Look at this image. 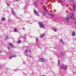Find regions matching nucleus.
<instances>
[{
    "mask_svg": "<svg viewBox=\"0 0 76 76\" xmlns=\"http://www.w3.org/2000/svg\"><path fill=\"white\" fill-rule=\"evenodd\" d=\"M73 16H74L73 14V13L71 14V15L70 17V18L71 19H73V18H74L73 17Z\"/></svg>",
    "mask_w": 76,
    "mask_h": 76,
    "instance_id": "nucleus-8",
    "label": "nucleus"
},
{
    "mask_svg": "<svg viewBox=\"0 0 76 76\" xmlns=\"http://www.w3.org/2000/svg\"><path fill=\"white\" fill-rule=\"evenodd\" d=\"M72 0H69V1H72Z\"/></svg>",
    "mask_w": 76,
    "mask_h": 76,
    "instance_id": "nucleus-38",
    "label": "nucleus"
},
{
    "mask_svg": "<svg viewBox=\"0 0 76 76\" xmlns=\"http://www.w3.org/2000/svg\"><path fill=\"white\" fill-rule=\"evenodd\" d=\"M6 38L7 39H9V37H8L7 36V37H6Z\"/></svg>",
    "mask_w": 76,
    "mask_h": 76,
    "instance_id": "nucleus-32",
    "label": "nucleus"
},
{
    "mask_svg": "<svg viewBox=\"0 0 76 76\" xmlns=\"http://www.w3.org/2000/svg\"><path fill=\"white\" fill-rule=\"evenodd\" d=\"M67 66H66L65 67H64L65 69L66 70L67 69Z\"/></svg>",
    "mask_w": 76,
    "mask_h": 76,
    "instance_id": "nucleus-27",
    "label": "nucleus"
},
{
    "mask_svg": "<svg viewBox=\"0 0 76 76\" xmlns=\"http://www.w3.org/2000/svg\"><path fill=\"white\" fill-rule=\"evenodd\" d=\"M42 76H45V75H43Z\"/></svg>",
    "mask_w": 76,
    "mask_h": 76,
    "instance_id": "nucleus-39",
    "label": "nucleus"
},
{
    "mask_svg": "<svg viewBox=\"0 0 76 76\" xmlns=\"http://www.w3.org/2000/svg\"><path fill=\"white\" fill-rule=\"evenodd\" d=\"M43 16H47V14H46L45 12L43 13Z\"/></svg>",
    "mask_w": 76,
    "mask_h": 76,
    "instance_id": "nucleus-18",
    "label": "nucleus"
},
{
    "mask_svg": "<svg viewBox=\"0 0 76 76\" xmlns=\"http://www.w3.org/2000/svg\"><path fill=\"white\" fill-rule=\"evenodd\" d=\"M64 0V1H66V0Z\"/></svg>",
    "mask_w": 76,
    "mask_h": 76,
    "instance_id": "nucleus-42",
    "label": "nucleus"
},
{
    "mask_svg": "<svg viewBox=\"0 0 76 76\" xmlns=\"http://www.w3.org/2000/svg\"><path fill=\"white\" fill-rule=\"evenodd\" d=\"M44 10H45V11H46V12H48V10H46V9L45 8H44Z\"/></svg>",
    "mask_w": 76,
    "mask_h": 76,
    "instance_id": "nucleus-21",
    "label": "nucleus"
},
{
    "mask_svg": "<svg viewBox=\"0 0 76 76\" xmlns=\"http://www.w3.org/2000/svg\"><path fill=\"white\" fill-rule=\"evenodd\" d=\"M0 53H1V51H0Z\"/></svg>",
    "mask_w": 76,
    "mask_h": 76,
    "instance_id": "nucleus-40",
    "label": "nucleus"
},
{
    "mask_svg": "<svg viewBox=\"0 0 76 76\" xmlns=\"http://www.w3.org/2000/svg\"><path fill=\"white\" fill-rule=\"evenodd\" d=\"M49 15L50 16V17H54V15L52 14H49Z\"/></svg>",
    "mask_w": 76,
    "mask_h": 76,
    "instance_id": "nucleus-11",
    "label": "nucleus"
},
{
    "mask_svg": "<svg viewBox=\"0 0 76 76\" xmlns=\"http://www.w3.org/2000/svg\"><path fill=\"white\" fill-rule=\"evenodd\" d=\"M75 8H73L72 10L73 11H75Z\"/></svg>",
    "mask_w": 76,
    "mask_h": 76,
    "instance_id": "nucleus-24",
    "label": "nucleus"
},
{
    "mask_svg": "<svg viewBox=\"0 0 76 76\" xmlns=\"http://www.w3.org/2000/svg\"><path fill=\"white\" fill-rule=\"evenodd\" d=\"M16 1H20V0H15Z\"/></svg>",
    "mask_w": 76,
    "mask_h": 76,
    "instance_id": "nucleus-30",
    "label": "nucleus"
},
{
    "mask_svg": "<svg viewBox=\"0 0 76 76\" xmlns=\"http://www.w3.org/2000/svg\"><path fill=\"white\" fill-rule=\"evenodd\" d=\"M14 31L15 32H17V30L16 29H14Z\"/></svg>",
    "mask_w": 76,
    "mask_h": 76,
    "instance_id": "nucleus-22",
    "label": "nucleus"
},
{
    "mask_svg": "<svg viewBox=\"0 0 76 76\" xmlns=\"http://www.w3.org/2000/svg\"><path fill=\"white\" fill-rule=\"evenodd\" d=\"M34 12L35 14L36 15H37V16H39V14L38 13V12H37V11L35 10V9H34Z\"/></svg>",
    "mask_w": 76,
    "mask_h": 76,
    "instance_id": "nucleus-6",
    "label": "nucleus"
},
{
    "mask_svg": "<svg viewBox=\"0 0 76 76\" xmlns=\"http://www.w3.org/2000/svg\"><path fill=\"white\" fill-rule=\"evenodd\" d=\"M21 42V40H19L17 42V44H20Z\"/></svg>",
    "mask_w": 76,
    "mask_h": 76,
    "instance_id": "nucleus-17",
    "label": "nucleus"
},
{
    "mask_svg": "<svg viewBox=\"0 0 76 76\" xmlns=\"http://www.w3.org/2000/svg\"><path fill=\"white\" fill-rule=\"evenodd\" d=\"M75 4H73V8H75Z\"/></svg>",
    "mask_w": 76,
    "mask_h": 76,
    "instance_id": "nucleus-25",
    "label": "nucleus"
},
{
    "mask_svg": "<svg viewBox=\"0 0 76 76\" xmlns=\"http://www.w3.org/2000/svg\"><path fill=\"white\" fill-rule=\"evenodd\" d=\"M64 55V53L63 52H61V56H63Z\"/></svg>",
    "mask_w": 76,
    "mask_h": 76,
    "instance_id": "nucleus-13",
    "label": "nucleus"
},
{
    "mask_svg": "<svg viewBox=\"0 0 76 76\" xmlns=\"http://www.w3.org/2000/svg\"><path fill=\"white\" fill-rule=\"evenodd\" d=\"M29 56H28V57H27V59H28V58H29Z\"/></svg>",
    "mask_w": 76,
    "mask_h": 76,
    "instance_id": "nucleus-36",
    "label": "nucleus"
},
{
    "mask_svg": "<svg viewBox=\"0 0 76 76\" xmlns=\"http://www.w3.org/2000/svg\"><path fill=\"white\" fill-rule=\"evenodd\" d=\"M25 52L26 53H27L28 52V49H26V50L25 51Z\"/></svg>",
    "mask_w": 76,
    "mask_h": 76,
    "instance_id": "nucleus-23",
    "label": "nucleus"
},
{
    "mask_svg": "<svg viewBox=\"0 0 76 76\" xmlns=\"http://www.w3.org/2000/svg\"><path fill=\"white\" fill-rule=\"evenodd\" d=\"M60 67L61 69H63V70H64L65 69L64 65L62 64L61 65Z\"/></svg>",
    "mask_w": 76,
    "mask_h": 76,
    "instance_id": "nucleus-4",
    "label": "nucleus"
},
{
    "mask_svg": "<svg viewBox=\"0 0 76 76\" xmlns=\"http://www.w3.org/2000/svg\"><path fill=\"white\" fill-rule=\"evenodd\" d=\"M60 41L62 42H63V40H62V39H61L60 40Z\"/></svg>",
    "mask_w": 76,
    "mask_h": 76,
    "instance_id": "nucleus-33",
    "label": "nucleus"
},
{
    "mask_svg": "<svg viewBox=\"0 0 76 76\" xmlns=\"http://www.w3.org/2000/svg\"><path fill=\"white\" fill-rule=\"evenodd\" d=\"M9 45H10V46L12 47H14L13 45V44H12V43H11L10 42H9Z\"/></svg>",
    "mask_w": 76,
    "mask_h": 76,
    "instance_id": "nucleus-9",
    "label": "nucleus"
},
{
    "mask_svg": "<svg viewBox=\"0 0 76 76\" xmlns=\"http://www.w3.org/2000/svg\"><path fill=\"white\" fill-rule=\"evenodd\" d=\"M17 19H19V18L18 17V18H17Z\"/></svg>",
    "mask_w": 76,
    "mask_h": 76,
    "instance_id": "nucleus-37",
    "label": "nucleus"
},
{
    "mask_svg": "<svg viewBox=\"0 0 76 76\" xmlns=\"http://www.w3.org/2000/svg\"><path fill=\"white\" fill-rule=\"evenodd\" d=\"M45 61V60L43 58H40V61L41 62H44Z\"/></svg>",
    "mask_w": 76,
    "mask_h": 76,
    "instance_id": "nucleus-7",
    "label": "nucleus"
},
{
    "mask_svg": "<svg viewBox=\"0 0 76 76\" xmlns=\"http://www.w3.org/2000/svg\"><path fill=\"white\" fill-rule=\"evenodd\" d=\"M34 4H35V5H37V3L34 2Z\"/></svg>",
    "mask_w": 76,
    "mask_h": 76,
    "instance_id": "nucleus-34",
    "label": "nucleus"
},
{
    "mask_svg": "<svg viewBox=\"0 0 76 76\" xmlns=\"http://www.w3.org/2000/svg\"><path fill=\"white\" fill-rule=\"evenodd\" d=\"M1 20L2 21H4V20H6V19H5V18L4 17L2 18Z\"/></svg>",
    "mask_w": 76,
    "mask_h": 76,
    "instance_id": "nucleus-12",
    "label": "nucleus"
},
{
    "mask_svg": "<svg viewBox=\"0 0 76 76\" xmlns=\"http://www.w3.org/2000/svg\"><path fill=\"white\" fill-rule=\"evenodd\" d=\"M58 66H60V60H58Z\"/></svg>",
    "mask_w": 76,
    "mask_h": 76,
    "instance_id": "nucleus-19",
    "label": "nucleus"
},
{
    "mask_svg": "<svg viewBox=\"0 0 76 76\" xmlns=\"http://www.w3.org/2000/svg\"><path fill=\"white\" fill-rule=\"evenodd\" d=\"M30 53H31V52H30Z\"/></svg>",
    "mask_w": 76,
    "mask_h": 76,
    "instance_id": "nucleus-43",
    "label": "nucleus"
},
{
    "mask_svg": "<svg viewBox=\"0 0 76 76\" xmlns=\"http://www.w3.org/2000/svg\"><path fill=\"white\" fill-rule=\"evenodd\" d=\"M44 35H45V34H43L42 35L40 36V37H41V38H42V37H44Z\"/></svg>",
    "mask_w": 76,
    "mask_h": 76,
    "instance_id": "nucleus-20",
    "label": "nucleus"
},
{
    "mask_svg": "<svg viewBox=\"0 0 76 76\" xmlns=\"http://www.w3.org/2000/svg\"><path fill=\"white\" fill-rule=\"evenodd\" d=\"M17 57V55L16 54H15L12 56H10L9 57V59H12V58L13 57Z\"/></svg>",
    "mask_w": 76,
    "mask_h": 76,
    "instance_id": "nucleus-3",
    "label": "nucleus"
},
{
    "mask_svg": "<svg viewBox=\"0 0 76 76\" xmlns=\"http://www.w3.org/2000/svg\"><path fill=\"white\" fill-rule=\"evenodd\" d=\"M53 30L55 32H56V31H57V29H53Z\"/></svg>",
    "mask_w": 76,
    "mask_h": 76,
    "instance_id": "nucleus-26",
    "label": "nucleus"
},
{
    "mask_svg": "<svg viewBox=\"0 0 76 76\" xmlns=\"http://www.w3.org/2000/svg\"><path fill=\"white\" fill-rule=\"evenodd\" d=\"M38 24L40 26V27L41 28H43V29H45L44 25L42 24V22H39L38 23Z\"/></svg>",
    "mask_w": 76,
    "mask_h": 76,
    "instance_id": "nucleus-1",
    "label": "nucleus"
},
{
    "mask_svg": "<svg viewBox=\"0 0 76 76\" xmlns=\"http://www.w3.org/2000/svg\"><path fill=\"white\" fill-rule=\"evenodd\" d=\"M12 14L14 15L15 16V15L16 14H15V12H14V11H12Z\"/></svg>",
    "mask_w": 76,
    "mask_h": 76,
    "instance_id": "nucleus-15",
    "label": "nucleus"
},
{
    "mask_svg": "<svg viewBox=\"0 0 76 76\" xmlns=\"http://www.w3.org/2000/svg\"><path fill=\"white\" fill-rule=\"evenodd\" d=\"M38 38H36V42H38Z\"/></svg>",
    "mask_w": 76,
    "mask_h": 76,
    "instance_id": "nucleus-28",
    "label": "nucleus"
},
{
    "mask_svg": "<svg viewBox=\"0 0 76 76\" xmlns=\"http://www.w3.org/2000/svg\"><path fill=\"white\" fill-rule=\"evenodd\" d=\"M7 5L8 7H9V4L8 3H7Z\"/></svg>",
    "mask_w": 76,
    "mask_h": 76,
    "instance_id": "nucleus-29",
    "label": "nucleus"
},
{
    "mask_svg": "<svg viewBox=\"0 0 76 76\" xmlns=\"http://www.w3.org/2000/svg\"><path fill=\"white\" fill-rule=\"evenodd\" d=\"M22 38H23V39H24V40L25 39L26 41V39L25 38V37L22 36Z\"/></svg>",
    "mask_w": 76,
    "mask_h": 76,
    "instance_id": "nucleus-14",
    "label": "nucleus"
},
{
    "mask_svg": "<svg viewBox=\"0 0 76 76\" xmlns=\"http://www.w3.org/2000/svg\"><path fill=\"white\" fill-rule=\"evenodd\" d=\"M23 29H25V28H23Z\"/></svg>",
    "mask_w": 76,
    "mask_h": 76,
    "instance_id": "nucleus-41",
    "label": "nucleus"
},
{
    "mask_svg": "<svg viewBox=\"0 0 76 76\" xmlns=\"http://www.w3.org/2000/svg\"><path fill=\"white\" fill-rule=\"evenodd\" d=\"M12 54V52H10V53H9V54Z\"/></svg>",
    "mask_w": 76,
    "mask_h": 76,
    "instance_id": "nucleus-35",
    "label": "nucleus"
},
{
    "mask_svg": "<svg viewBox=\"0 0 76 76\" xmlns=\"http://www.w3.org/2000/svg\"><path fill=\"white\" fill-rule=\"evenodd\" d=\"M8 50H10L11 49V48L10 46H8L7 47Z\"/></svg>",
    "mask_w": 76,
    "mask_h": 76,
    "instance_id": "nucleus-16",
    "label": "nucleus"
},
{
    "mask_svg": "<svg viewBox=\"0 0 76 76\" xmlns=\"http://www.w3.org/2000/svg\"><path fill=\"white\" fill-rule=\"evenodd\" d=\"M28 2H26V6L23 8V9H24V10H25V11H26V10H27V7H28Z\"/></svg>",
    "mask_w": 76,
    "mask_h": 76,
    "instance_id": "nucleus-2",
    "label": "nucleus"
},
{
    "mask_svg": "<svg viewBox=\"0 0 76 76\" xmlns=\"http://www.w3.org/2000/svg\"><path fill=\"white\" fill-rule=\"evenodd\" d=\"M69 17H70L69 15H67L66 18V20L68 22H69Z\"/></svg>",
    "mask_w": 76,
    "mask_h": 76,
    "instance_id": "nucleus-5",
    "label": "nucleus"
},
{
    "mask_svg": "<svg viewBox=\"0 0 76 76\" xmlns=\"http://www.w3.org/2000/svg\"><path fill=\"white\" fill-rule=\"evenodd\" d=\"M75 35L76 33H75V32L74 31H73L72 34V36H75Z\"/></svg>",
    "mask_w": 76,
    "mask_h": 76,
    "instance_id": "nucleus-10",
    "label": "nucleus"
},
{
    "mask_svg": "<svg viewBox=\"0 0 76 76\" xmlns=\"http://www.w3.org/2000/svg\"><path fill=\"white\" fill-rule=\"evenodd\" d=\"M60 2L61 3H62V2H61V0H59Z\"/></svg>",
    "mask_w": 76,
    "mask_h": 76,
    "instance_id": "nucleus-31",
    "label": "nucleus"
}]
</instances>
